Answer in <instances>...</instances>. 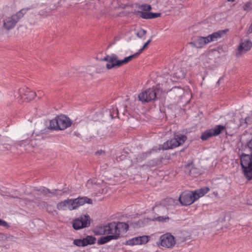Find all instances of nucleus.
<instances>
[{"label": "nucleus", "mask_w": 252, "mask_h": 252, "mask_svg": "<svg viewBox=\"0 0 252 252\" xmlns=\"http://www.w3.org/2000/svg\"><path fill=\"white\" fill-rule=\"evenodd\" d=\"M249 31L251 32H252V24L251 25V26L249 28Z\"/></svg>", "instance_id": "obj_35"}, {"label": "nucleus", "mask_w": 252, "mask_h": 252, "mask_svg": "<svg viewBox=\"0 0 252 252\" xmlns=\"http://www.w3.org/2000/svg\"><path fill=\"white\" fill-rule=\"evenodd\" d=\"M176 76L179 78H182V77H184V74L183 73H181V74H179V75H176Z\"/></svg>", "instance_id": "obj_33"}, {"label": "nucleus", "mask_w": 252, "mask_h": 252, "mask_svg": "<svg viewBox=\"0 0 252 252\" xmlns=\"http://www.w3.org/2000/svg\"><path fill=\"white\" fill-rule=\"evenodd\" d=\"M200 59H201L202 60H204V59H205L206 58V57L205 56H204V55H202V56H201L200 57Z\"/></svg>", "instance_id": "obj_34"}, {"label": "nucleus", "mask_w": 252, "mask_h": 252, "mask_svg": "<svg viewBox=\"0 0 252 252\" xmlns=\"http://www.w3.org/2000/svg\"><path fill=\"white\" fill-rule=\"evenodd\" d=\"M91 223V218L88 215H83L73 220L72 227L75 230L88 227Z\"/></svg>", "instance_id": "obj_8"}, {"label": "nucleus", "mask_w": 252, "mask_h": 252, "mask_svg": "<svg viewBox=\"0 0 252 252\" xmlns=\"http://www.w3.org/2000/svg\"><path fill=\"white\" fill-rule=\"evenodd\" d=\"M209 190L210 189L208 187H204L192 191L195 201L198 200L199 198L203 197L207 193Z\"/></svg>", "instance_id": "obj_15"}, {"label": "nucleus", "mask_w": 252, "mask_h": 252, "mask_svg": "<svg viewBox=\"0 0 252 252\" xmlns=\"http://www.w3.org/2000/svg\"><path fill=\"white\" fill-rule=\"evenodd\" d=\"M225 34V31H219L208 36L210 42L218 40Z\"/></svg>", "instance_id": "obj_17"}, {"label": "nucleus", "mask_w": 252, "mask_h": 252, "mask_svg": "<svg viewBox=\"0 0 252 252\" xmlns=\"http://www.w3.org/2000/svg\"><path fill=\"white\" fill-rule=\"evenodd\" d=\"M156 97V93L154 89H149L141 92L138 95L139 100L142 102H148L154 100Z\"/></svg>", "instance_id": "obj_10"}, {"label": "nucleus", "mask_w": 252, "mask_h": 252, "mask_svg": "<svg viewBox=\"0 0 252 252\" xmlns=\"http://www.w3.org/2000/svg\"><path fill=\"white\" fill-rule=\"evenodd\" d=\"M43 192V193L45 194V195H48L49 196H50V194H52V193L47 189H45L44 188L43 189H42V191Z\"/></svg>", "instance_id": "obj_32"}, {"label": "nucleus", "mask_w": 252, "mask_h": 252, "mask_svg": "<svg viewBox=\"0 0 252 252\" xmlns=\"http://www.w3.org/2000/svg\"><path fill=\"white\" fill-rule=\"evenodd\" d=\"M151 42V39H149L143 45V46L139 50V51L136 53L132 55L131 56H133V59L137 58L142 52L144 50V49L147 46V45Z\"/></svg>", "instance_id": "obj_26"}, {"label": "nucleus", "mask_w": 252, "mask_h": 252, "mask_svg": "<svg viewBox=\"0 0 252 252\" xmlns=\"http://www.w3.org/2000/svg\"><path fill=\"white\" fill-rule=\"evenodd\" d=\"M209 42L208 36L206 37H199L194 41V44L196 47L201 48Z\"/></svg>", "instance_id": "obj_16"}, {"label": "nucleus", "mask_w": 252, "mask_h": 252, "mask_svg": "<svg viewBox=\"0 0 252 252\" xmlns=\"http://www.w3.org/2000/svg\"><path fill=\"white\" fill-rule=\"evenodd\" d=\"M99 183H97L95 180H89L86 183V187L88 189L96 190Z\"/></svg>", "instance_id": "obj_21"}, {"label": "nucleus", "mask_w": 252, "mask_h": 252, "mask_svg": "<svg viewBox=\"0 0 252 252\" xmlns=\"http://www.w3.org/2000/svg\"><path fill=\"white\" fill-rule=\"evenodd\" d=\"M14 97L18 100L20 103L23 102L22 99L26 100L27 101H31L34 99L36 96V93L29 89L24 90L23 89L19 90L14 92Z\"/></svg>", "instance_id": "obj_7"}, {"label": "nucleus", "mask_w": 252, "mask_h": 252, "mask_svg": "<svg viewBox=\"0 0 252 252\" xmlns=\"http://www.w3.org/2000/svg\"><path fill=\"white\" fill-rule=\"evenodd\" d=\"M228 1H231V2H233L235 0H227Z\"/></svg>", "instance_id": "obj_37"}, {"label": "nucleus", "mask_w": 252, "mask_h": 252, "mask_svg": "<svg viewBox=\"0 0 252 252\" xmlns=\"http://www.w3.org/2000/svg\"><path fill=\"white\" fill-rule=\"evenodd\" d=\"M28 8H24L10 16L5 17L3 18V28L6 30L13 29L16 24L23 18L29 10Z\"/></svg>", "instance_id": "obj_2"}, {"label": "nucleus", "mask_w": 252, "mask_h": 252, "mask_svg": "<svg viewBox=\"0 0 252 252\" xmlns=\"http://www.w3.org/2000/svg\"><path fill=\"white\" fill-rule=\"evenodd\" d=\"M146 33V31L144 29H141L138 31L136 34L138 37L142 38L145 35Z\"/></svg>", "instance_id": "obj_29"}, {"label": "nucleus", "mask_w": 252, "mask_h": 252, "mask_svg": "<svg viewBox=\"0 0 252 252\" xmlns=\"http://www.w3.org/2000/svg\"><path fill=\"white\" fill-rule=\"evenodd\" d=\"M96 239L95 237L88 235L83 239H74L73 244L77 247H83L88 245H93L95 243Z\"/></svg>", "instance_id": "obj_11"}, {"label": "nucleus", "mask_w": 252, "mask_h": 252, "mask_svg": "<svg viewBox=\"0 0 252 252\" xmlns=\"http://www.w3.org/2000/svg\"><path fill=\"white\" fill-rule=\"evenodd\" d=\"M71 199H68L59 202L57 205V208L59 210H73L72 206Z\"/></svg>", "instance_id": "obj_14"}, {"label": "nucleus", "mask_w": 252, "mask_h": 252, "mask_svg": "<svg viewBox=\"0 0 252 252\" xmlns=\"http://www.w3.org/2000/svg\"><path fill=\"white\" fill-rule=\"evenodd\" d=\"M94 233L95 235H106V225L96 227L94 229Z\"/></svg>", "instance_id": "obj_20"}, {"label": "nucleus", "mask_w": 252, "mask_h": 252, "mask_svg": "<svg viewBox=\"0 0 252 252\" xmlns=\"http://www.w3.org/2000/svg\"><path fill=\"white\" fill-rule=\"evenodd\" d=\"M133 56H129L125 58L123 60H119L118 57L115 54L107 55L102 59V61L107 62L106 67L108 69H111L113 68H117L126 64L133 59Z\"/></svg>", "instance_id": "obj_3"}, {"label": "nucleus", "mask_w": 252, "mask_h": 252, "mask_svg": "<svg viewBox=\"0 0 252 252\" xmlns=\"http://www.w3.org/2000/svg\"><path fill=\"white\" fill-rule=\"evenodd\" d=\"M140 9L142 10L148 11L151 9V6L150 5H142L140 6Z\"/></svg>", "instance_id": "obj_30"}, {"label": "nucleus", "mask_w": 252, "mask_h": 252, "mask_svg": "<svg viewBox=\"0 0 252 252\" xmlns=\"http://www.w3.org/2000/svg\"><path fill=\"white\" fill-rule=\"evenodd\" d=\"M0 226L5 227H8L9 226V224H8V223L6 221H5L1 219H0Z\"/></svg>", "instance_id": "obj_31"}, {"label": "nucleus", "mask_w": 252, "mask_h": 252, "mask_svg": "<svg viewBox=\"0 0 252 252\" xmlns=\"http://www.w3.org/2000/svg\"><path fill=\"white\" fill-rule=\"evenodd\" d=\"M252 47V42L250 40H242L237 48L236 55H241L249 51Z\"/></svg>", "instance_id": "obj_12"}, {"label": "nucleus", "mask_w": 252, "mask_h": 252, "mask_svg": "<svg viewBox=\"0 0 252 252\" xmlns=\"http://www.w3.org/2000/svg\"><path fill=\"white\" fill-rule=\"evenodd\" d=\"M125 244L126 245L129 246H133L135 245H138L137 241L136 239V237H133L132 238L129 239V240L126 241Z\"/></svg>", "instance_id": "obj_27"}, {"label": "nucleus", "mask_w": 252, "mask_h": 252, "mask_svg": "<svg viewBox=\"0 0 252 252\" xmlns=\"http://www.w3.org/2000/svg\"><path fill=\"white\" fill-rule=\"evenodd\" d=\"M225 127L221 125H217L214 128H212V131L214 136L219 135L221 131L224 130Z\"/></svg>", "instance_id": "obj_22"}, {"label": "nucleus", "mask_w": 252, "mask_h": 252, "mask_svg": "<svg viewBox=\"0 0 252 252\" xmlns=\"http://www.w3.org/2000/svg\"><path fill=\"white\" fill-rule=\"evenodd\" d=\"M139 15L144 19H152L159 17L160 13H152L148 12H138Z\"/></svg>", "instance_id": "obj_18"}, {"label": "nucleus", "mask_w": 252, "mask_h": 252, "mask_svg": "<svg viewBox=\"0 0 252 252\" xmlns=\"http://www.w3.org/2000/svg\"><path fill=\"white\" fill-rule=\"evenodd\" d=\"M213 136L214 135L212 133V130H211V129H208V130H206L205 131H204L202 133L201 138L203 140H206L210 137Z\"/></svg>", "instance_id": "obj_23"}, {"label": "nucleus", "mask_w": 252, "mask_h": 252, "mask_svg": "<svg viewBox=\"0 0 252 252\" xmlns=\"http://www.w3.org/2000/svg\"><path fill=\"white\" fill-rule=\"evenodd\" d=\"M4 234L2 233H0V238H2L3 236H4Z\"/></svg>", "instance_id": "obj_36"}, {"label": "nucleus", "mask_w": 252, "mask_h": 252, "mask_svg": "<svg viewBox=\"0 0 252 252\" xmlns=\"http://www.w3.org/2000/svg\"><path fill=\"white\" fill-rule=\"evenodd\" d=\"M72 210L76 209L81 206L84 204H92V200L87 197H78L75 199H71Z\"/></svg>", "instance_id": "obj_13"}, {"label": "nucleus", "mask_w": 252, "mask_h": 252, "mask_svg": "<svg viewBox=\"0 0 252 252\" xmlns=\"http://www.w3.org/2000/svg\"><path fill=\"white\" fill-rule=\"evenodd\" d=\"M72 124L71 120L64 115H60L50 122L49 128L51 129L63 130L70 126Z\"/></svg>", "instance_id": "obj_4"}, {"label": "nucleus", "mask_w": 252, "mask_h": 252, "mask_svg": "<svg viewBox=\"0 0 252 252\" xmlns=\"http://www.w3.org/2000/svg\"><path fill=\"white\" fill-rule=\"evenodd\" d=\"M174 203V200L171 198H167L161 201V204L166 207L168 208L169 206Z\"/></svg>", "instance_id": "obj_24"}, {"label": "nucleus", "mask_w": 252, "mask_h": 252, "mask_svg": "<svg viewBox=\"0 0 252 252\" xmlns=\"http://www.w3.org/2000/svg\"><path fill=\"white\" fill-rule=\"evenodd\" d=\"M111 240H112V239L108 235H107L99 238L98 240L97 244L99 245H103L108 243Z\"/></svg>", "instance_id": "obj_25"}, {"label": "nucleus", "mask_w": 252, "mask_h": 252, "mask_svg": "<svg viewBox=\"0 0 252 252\" xmlns=\"http://www.w3.org/2000/svg\"><path fill=\"white\" fill-rule=\"evenodd\" d=\"M106 225V235L112 240H117L126 233L128 225L124 222H111Z\"/></svg>", "instance_id": "obj_1"}, {"label": "nucleus", "mask_w": 252, "mask_h": 252, "mask_svg": "<svg viewBox=\"0 0 252 252\" xmlns=\"http://www.w3.org/2000/svg\"><path fill=\"white\" fill-rule=\"evenodd\" d=\"M179 201L184 206L192 204L195 201L192 191L186 190L183 192L180 195Z\"/></svg>", "instance_id": "obj_9"}, {"label": "nucleus", "mask_w": 252, "mask_h": 252, "mask_svg": "<svg viewBox=\"0 0 252 252\" xmlns=\"http://www.w3.org/2000/svg\"><path fill=\"white\" fill-rule=\"evenodd\" d=\"M187 137L183 134L175 135L173 138L166 141L159 148V149L167 150L172 149L182 145L186 140Z\"/></svg>", "instance_id": "obj_5"}, {"label": "nucleus", "mask_w": 252, "mask_h": 252, "mask_svg": "<svg viewBox=\"0 0 252 252\" xmlns=\"http://www.w3.org/2000/svg\"><path fill=\"white\" fill-rule=\"evenodd\" d=\"M138 245H142L147 244L150 239V236L148 235H143L135 237Z\"/></svg>", "instance_id": "obj_19"}, {"label": "nucleus", "mask_w": 252, "mask_h": 252, "mask_svg": "<svg viewBox=\"0 0 252 252\" xmlns=\"http://www.w3.org/2000/svg\"><path fill=\"white\" fill-rule=\"evenodd\" d=\"M176 244V240L175 237L169 232L160 236L158 243L159 246L167 249L173 248Z\"/></svg>", "instance_id": "obj_6"}, {"label": "nucleus", "mask_w": 252, "mask_h": 252, "mask_svg": "<svg viewBox=\"0 0 252 252\" xmlns=\"http://www.w3.org/2000/svg\"><path fill=\"white\" fill-rule=\"evenodd\" d=\"M169 218L167 216H159L156 218V220L159 222H166Z\"/></svg>", "instance_id": "obj_28"}]
</instances>
